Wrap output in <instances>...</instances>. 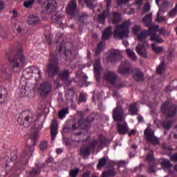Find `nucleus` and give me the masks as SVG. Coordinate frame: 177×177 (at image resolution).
<instances>
[{
  "mask_svg": "<svg viewBox=\"0 0 177 177\" xmlns=\"http://www.w3.org/2000/svg\"><path fill=\"white\" fill-rule=\"evenodd\" d=\"M67 111H68V109H62L61 111H59V118L63 120V118H64V117L67 114Z\"/></svg>",
  "mask_w": 177,
  "mask_h": 177,
  "instance_id": "obj_46",
  "label": "nucleus"
},
{
  "mask_svg": "<svg viewBox=\"0 0 177 177\" xmlns=\"http://www.w3.org/2000/svg\"><path fill=\"white\" fill-rule=\"evenodd\" d=\"M79 173H80V169L77 168L75 169H71L69 171V175L71 177H77V176H78Z\"/></svg>",
  "mask_w": 177,
  "mask_h": 177,
  "instance_id": "obj_47",
  "label": "nucleus"
},
{
  "mask_svg": "<svg viewBox=\"0 0 177 177\" xmlns=\"http://www.w3.org/2000/svg\"><path fill=\"white\" fill-rule=\"evenodd\" d=\"M153 16V14L149 13L147 14V15H145L143 19H142V21L143 23L145 24V26H147V27H150V25L151 24V17Z\"/></svg>",
  "mask_w": 177,
  "mask_h": 177,
  "instance_id": "obj_33",
  "label": "nucleus"
},
{
  "mask_svg": "<svg viewBox=\"0 0 177 177\" xmlns=\"http://www.w3.org/2000/svg\"><path fill=\"white\" fill-rule=\"evenodd\" d=\"M106 2V9L102 14L98 15L97 20L101 24H104L106 18L110 16V6H111V0H105Z\"/></svg>",
  "mask_w": 177,
  "mask_h": 177,
  "instance_id": "obj_16",
  "label": "nucleus"
},
{
  "mask_svg": "<svg viewBox=\"0 0 177 177\" xmlns=\"http://www.w3.org/2000/svg\"><path fill=\"white\" fill-rule=\"evenodd\" d=\"M44 6L43 13L44 15H52L57 9V3L56 0H46Z\"/></svg>",
  "mask_w": 177,
  "mask_h": 177,
  "instance_id": "obj_10",
  "label": "nucleus"
},
{
  "mask_svg": "<svg viewBox=\"0 0 177 177\" xmlns=\"http://www.w3.org/2000/svg\"><path fill=\"white\" fill-rule=\"evenodd\" d=\"M19 125L28 128L34 122V113L30 111H22L18 118Z\"/></svg>",
  "mask_w": 177,
  "mask_h": 177,
  "instance_id": "obj_7",
  "label": "nucleus"
},
{
  "mask_svg": "<svg viewBox=\"0 0 177 177\" xmlns=\"http://www.w3.org/2000/svg\"><path fill=\"white\" fill-rule=\"evenodd\" d=\"M34 152V146L28 145V141H27V146L25 147L22 152V157L26 160L30 159L32 153Z\"/></svg>",
  "mask_w": 177,
  "mask_h": 177,
  "instance_id": "obj_20",
  "label": "nucleus"
},
{
  "mask_svg": "<svg viewBox=\"0 0 177 177\" xmlns=\"http://www.w3.org/2000/svg\"><path fill=\"white\" fill-rule=\"evenodd\" d=\"M133 78L135 81L137 82H140L142 81H145V75L142 71H140V69L134 68L133 70Z\"/></svg>",
  "mask_w": 177,
  "mask_h": 177,
  "instance_id": "obj_21",
  "label": "nucleus"
},
{
  "mask_svg": "<svg viewBox=\"0 0 177 177\" xmlns=\"http://www.w3.org/2000/svg\"><path fill=\"white\" fill-rule=\"evenodd\" d=\"M149 28L150 41H154L156 44H162V42H164V39H162L160 35H157L160 26L158 25H151Z\"/></svg>",
  "mask_w": 177,
  "mask_h": 177,
  "instance_id": "obj_9",
  "label": "nucleus"
},
{
  "mask_svg": "<svg viewBox=\"0 0 177 177\" xmlns=\"http://www.w3.org/2000/svg\"><path fill=\"white\" fill-rule=\"evenodd\" d=\"M159 34L165 37L166 35H171V32L168 30H165V28H160L159 30Z\"/></svg>",
  "mask_w": 177,
  "mask_h": 177,
  "instance_id": "obj_53",
  "label": "nucleus"
},
{
  "mask_svg": "<svg viewBox=\"0 0 177 177\" xmlns=\"http://www.w3.org/2000/svg\"><path fill=\"white\" fill-rule=\"evenodd\" d=\"M94 121L95 116L93 115H91L85 119L80 118L77 120V125L82 131L75 133V135H76V136H81V135H82L83 139L82 142H86L89 139V128L91 127V123Z\"/></svg>",
  "mask_w": 177,
  "mask_h": 177,
  "instance_id": "obj_1",
  "label": "nucleus"
},
{
  "mask_svg": "<svg viewBox=\"0 0 177 177\" xmlns=\"http://www.w3.org/2000/svg\"><path fill=\"white\" fill-rule=\"evenodd\" d=\"M91 150L95 151V149H92L91 147V142L88 145H82L80 148V154L83 156V157H86V156H89L91 154Z\"/></svg>",
  "mask_w": 177,
  "mask_h": 177,
  "instance_id": "obj_24",
  "label": "nucleus"
},
{
  "mask_svg": "<svg viewBox=\"0 0 177 177\" xmlns=\"http://www.w3.org/2000/svg\"><path fill=\"white\" fill-rule=\"evenodd\" d=\"M45 39L48 44V45H52V36L48 34L45 35Z\"/></svg>",
  "mask_w": 177,
  "mask_h": 177,
  "instance_id": "obj_55",
  "label": "nucleus"
},
{
  "mask_svg": "<svg viewBox=\"0 0 177 177\" xmlns=\"http://www.w3.org/2000/svg\"><path fill=\"white\" fill-rule=\"evenodd\" d=\"M51 140H55L56 139V135H57V120L53 119L51 122L50 127Z\"/></svg>",
  "mask_w": 177,
  "mask_h": 177,
  "instance_id": "obj_22",
  "label": "nucleus"
},
{
  "mask_svg": "<svg viewBox=\"0 0 177 177\" xmlns=\"http://www.w3.org/2000/svg\"><path fill=\"white\" fill-rule=\"evenodd\" d=\"M59 58L56 57V55L51 53L50 55L49 62L46 65V73L48 75V77L53 78V77L59 74Z\"/></svg>",
  "mask_w": 177,
  "mask_h": 177,
  "instance_id": "obj_5",
  "label": "nucleus"
},
{
  "mask_svg": "<svg viewBox=\"0 0 177 177\" xmlns=\"http://www.w3.org/2000/svg\"><path fill=\"white\" fill-rule=\"evenodd\" d=\"M117 175V171L114 169H108L105 171H103L102 176V177H114Z\"/></svg>",
  "mask_w": 177,
  "mask_h": 177,
  "instance_id": "obj_31",
  "label": "nucleus"
},
{
  "mask_svg": "<svg viewBox=\"0 0 177 177\" xmlns=\"http://www.w3.org/2000/svg\"><path fill=\"white\" fill-rule=\"evenodd\" d=\"M95 1L96 0H84V2L87 6V8H93V5H95Z\"/></svg>",
  "mask_w": 177,
  "mask_h": 177,
  "instance_id": "obj_51",
  "label": "nucleus"
},
{
  "mask_svg": "<svg viewBox=\"0 0 177 177\" xmlns=\"http://www.w3.org/2000/svg\"><path fill=\"white\" fill-rule=\"evenodd\" d=\"M126 52L127 53V56H129L131 60H136V55L135 54V52L131 49H127Z\"/></svg>",
  "mask_w": 177,
  "mask_h": 177,
  "instance_id": "obj_42",
  "label": "nucleus"
},
{
  "mask_svg": "<svg viewBox=\"0 0 177 177\" xmlns=\"http://www.w3.org/2000/svg\"><path fill=\"white\" fill-rule=\"evenodd\" d=\"M34 70H37V74L39 77V78H41V77H42V72H41V71L39 70V68L35 66L34 67Z\"/></svg>",
  "mask_w": 177,
  "mask_h": 177,
  "instance_id": "obj_61",
  "label": "nucleus"
},
{
  "mask_svg": "<svg viewBox=\"0 0 177 177\" xmlns=\"http://www.w3.org/2000/svg\"><path fill=\"white\" fill-rule=\"evenodd\" d=\"M109 143V138L104 136H99L97 140H93L91 142V147L93 149H103V146H106Z\"/></svg>",
  "mask_w": 177,
  "mask_h": 177,
  "instance_id": "obj_14",
  "label": "nucleus"
},
{
  "mask_svg": "<svg viewBox=\"0 0 177 177\" xmlns=\"http://www.w3.org/2000/svg\"><path fill=\"white\" fill-rule=\"evenodd\" d=\"M39 147L40 150H41V151L46 150L48 149V142L41 141L39 144Z\"/></svg>",
  "mask_w": 177,
  "mask_h": 177,
  "instance_id": "obj_48",
  "label": "nucleus"
},
{
  "mask_svg": "<svg viewBox=\"0 0 177 177\" xmlns=\"http://www.w3.org/2000/svg\"><path fill=\"white\" fill-rule=\"evenodd\" d=\"M58 78L61 81H68L70 78V71L68 70H64L58 75Z\"/></svg>",
  "mask_w": 177,
  "mask_h": 177,
  "instance_id": "obj_26",
  "label": "nucleus"
},
{
  "mask_svg": "<svg viewBox=\"0 0 177 177\" xmlns=\"http://www.w3.org/2000/svg\"><path fill=\"white\" fill-rule=\"evenodd\" d=\"M165 62L162 61L156 68L157 74H162V73H164L165 70Z\"/></svg>",
  "mask_w": 177,
  "mask_h": 177,
  "instance_id": "obj_37",
  "label": "nucleus"
},
{
  "mask_svg": "<svg viewBox=\"0 0 177 177\" xmlns=\"http://www.w3.org/2000/svg\"><path fill=\"white\" fill-rule=\"evenodd\" d=\"M112 117L113 121L120 122L125 121V113H124L122 106L117 105V106L113 109Z\"/></svg>",
  "mask_w": 177,
  "mask_h": 177,
  "instance_id": "obj_11",
  "label": "nucleus"
},
{
  "mask_svg": "<svg viewBox=\"0 0 177 177\" xmlns=\"http://www.w3.org/2000/svg\"><path fill=\"white\" fill-rule=\"evenodd\" d=\"M71 131V128L68 127V126L66 125L64 128H63V132H64L65 133H68V132H70Z\"/></svg>",
  "mask_w": 177,
  "mask_h": 177,
  "instance_id": "obj_58",
  "label": "nucleus"
},
{
  "mask_svg": "<svg viewBox=\"0 0 177 177\" xmlns=\"http://www.w3.org/2000/svg\"><path fill=\"white\" fill-rule=\"evenodd\" d=\"M147 161H149V162H153L154 161V153H153V151H150L147 157H146Z\"/></svg>",
  "mask_w": 177,
  "mask_h": 177,
  "instance_id": "obj_44",
  "label": "nucleus"
},
{
  "mask_svg": "<svg viewBox=\"0 0 177 177\" xmlns=\"http://www.w3.org/2000/svg\"><path fill=\"white\" fill-rule=\"evenodd\" d=\"M152 50L155 52L156 55H160V53H162V50H164V47L162 46H157L156 44H151Z\"/></svg>",
  "mask_w": 177,
  "mask_h": 177,
  "instance_id": "obj_36",
  "label": "nucleus"
},
{
  "mask_svg": "<svg viewBox=\"0 0 177 177\" xmlns=\"http://www.w3.org/2000/svg\"><path fill=\"white\" fill-rule=\"evenodd\" d=\"M78 12L77 0H71L66 8V13L69 16H75Z\"/></svg>",
  "mask_w": 177,
  "mask_h": 177,
  "instance_id": "obj_17",
  "label": "nucleus"
},
{
  "mask_svg": "<svg viewBox=\"0 0 177 177\" xmlns=\"http://www.w3.org/2000/svg\"><path fill=\"white\" fill-rule=\"evenodd\" d=\"M160 110L162 114H166L168 118L175 117L177 114V105L166 102L162 104Z\"/></svg>",
  "mask_w": 177,
  "mask_h": 177,
  "instance_id": "obj_8",
  "label": "nucleus"
},
{
  "mask_svg": "<svg viewBox=\"0 0 177 177\" xmlns=\"http://www.w3.org/2000/svg\"><path fill=\"white\" fill-rule=\"evenodd\" d=\"M140 30H141V28H140V26L139 25H135L131 28V31L133 34H134V35H136V37L141 32Z\"/></svg>",
  "mask_w": 177,
  "mask_h": 177,
  "instance_id": "obj_41",
  "label": "nucleus"
},
{
  "mask_svg": "<svg viewBox=\"0 0 177 177\" xmlns=\"http://www.w3.org/2000/svg\"><path fill=\"white\" fill-rule=\"evenodd\" d=\"M148 172L149 174H154V172H156V169L153 165L149 166L148 168Z\"/></svg>",
  "mask_w": 177,
  "mask_h": 177,
  "instance_id": "obj_57",
  "label": "nucleus"
},
{
  "mask_svg": "<svg viewBox=\"0 0 177 177\" xmlns=\"http://www.w3.org/2000/svg\"><path fill=\"white\" fill-rule=\"evenodd\" d=\"M82 102H86V97H85V95L81 93L79 96V102L82 103Z\"/></svg>",
  "mask_w": 177,
  "mask_h": 177,
  "instance_id": "obj_56",
  "label": "nucleus"
},
{
  "mask_svg": "<svg viewBox=\"0 0 177 177\" xmlns=\"http://www.w3.org/2000/svg\"><path fill=\"white\" fill-rule=\"evenodd\" d=\"M88 19H89V15L85 12H82L77 17V20L81 23H88Z\"/></svg>",
  "mask_w": 177,
  "mask_h": 177,
  "instance_id": "obj_34",
  "label": "nucleus"
},
{
  "mask_svg": "<svg viewBox=\"0 0 177 177\" xmlns=\"http://www.w3.org/2000/svg\"><path fill=\"white\" fill-rule=\"evenodd\" d=\"M8 60L13 71L15 70H21V68L26 63V57H24L23 50L20 48L17 51L16 54H12L8 57Z\"/></svg>",
  "mask_w": 177,
  "mask_h": 177,
  "instance_id": "obj_3",
  "label": "nucleus"
},
{
  "mask_svg": "<svg viewBox=\"0 0 177 177\" xmlns=\"http://www.w3.org/2000/svg\"><path fill=\"white\" fill-rule=\"evenodd\" d=\"M104 80L106 84H109L117 89H121V88H125V83L118 81V75L117 73L107 71L104 73Z\"/></svg>",
  "mask_w": 177,
  "mask_h": 177,
  "instance_id": "obj_6",
  "label": "nucleus"
},
{
  "mask_svg": "<svg viewBox=\"0 0 177 177\" xmlns=\"http://www.w3.org/2000/svg\"><path fill=\"white\" fill-rule=\"evenodd\" d=\"M127 162L125 161H120L119 162V167H125Z\"/></svg>",
  "mask_w": 177,
  "mask_h": 177,
  "instance_id": "obj_63",
  "label": "nucleus"
},
{
  "mask_svg": "<svg viewBox=\"0 0 177 177\" xmlns=\"http://www.w3.org/2000/svg\"><path fill=\"white\" fill-rule=\"evenodd\" d=\"M27 22L28 24H38L39 23V17L36 14L29 15L27 17Z\"/></svg>",
  "mask_w": 177,
  "mask_h": 177,
  "instance_id": "obj_25",
  "label": "nucleus"
},
{
  "mask_svg": "<svg viewBox=\"0 0 177 177\" xmlns=\"http://www.w3.org/2000/svg\"><path fill=\"white\" fill-rule=\"evenodd\" d=\"M39 174H41V168L39 167H35L29 171V175L30 176H35L39 175Z\"/></svg>",
  "mask_w": 177,
  "mask_h": 177,
  "instance_id": "obj_39",
  "label": "nucleus"
},
{
  "mask_svg": "<svg viewBox=\"0 0 177 177\" xmlns=\"http://www.w3.org/2000/svg\"><path fill=\"white\" fill-rule=\"evenodd\" d=\"M177 15V3H176V6L169 12V17H175Z\"/></svg>",
  "mask_w": 177,
  "mask_h": 177,
  "instance_id": "obj_49",
  "label": "nucleus"
},
{
  "mask_svg": "<svg viewBox=\"0 0 177 177\" xmlns=\"http://www.w3.org/2000/svg\"><path fill=\"white\" fill-rule=\"evenodd\" d=\"M143 12L144 13H147V12H150V3H146L144 5Z\"/></svg>",
  "mask_w": 177,
  "mask_h": 177,
  "instance_id": "obj_54",
  "label": "nucleus"
},
{
  "mask_svg": "<svg viewBox=\"0 0 177 177\" xmlns=\"http://www.w3.org/2000/svg\"><path fill=\"white\" fill-rule=\"evenodd\" d=\"M156 20L158 23H162V21H167V17H162L158 13Z\"/></svg>",
  "mask_w": 177,
  "mask_h": 177,
  "instance_id": "obj_50",
  "label": "nucleus"
},
{
  "mask_svg": "<svg viewBox=\"0 0 177 177\" xmlns=\"http://www.w3.org/2000/svg\"><path fill=\"white\" fill-rule=\"evenodd\" d=\"M102 49H103V41L99 42L97 46V48L95 50V55H100L102 52Z\"/></svg>",
  "mask_w": 177,
  "mask_h": 177,
  "instance_id": "obj_45",
  "label": "nucleus"
},
{
  "mask_svg": "<svg viewBox=\"0 0 177 177\" xmlns=\"http://www.w3.org/2000/svg\"><path fill=\"white\" fill-rule=\"evenodd\" d=\"M150 35V28L148 30H142L138 36L137 39L139 41L138 46L136 47V50L140 56L145 59L147 57V53L146 52V46H147V40L146 38Z\"/></svg>",
  "mask_w": 177,
  "mask_h": 177,
  "instance_id": "obj_2",
  "label": "nucleus"
},
{
  "mask_svg": "<svg viewBox=\"0 0 177 177\" xmlns=\"http://www.w3.org/2000/svg\"><path fill=\"white\" fill-rule=\"evenodd\" d=\"M113 28L109 26L106 28L102 33V39H109L111 37V30Z\"/></svg>",
  "mask_w": 177,
  "mask_h": 177,
  "instance_id": "obj_32",
  "label": "nucleus"
},
{
  "mask_svg": "<svg viewBox=\"0 0 177 177\" xmlns=\"http://www.w3.org/2000/svg\"><path fill=\"white\" fill-rule=\"evenodd\" d=\"M106 164H107V159H106V158H102L100 159L99 162L97 165V169H102V168H103V167H104Z\"/></svg>",
  "mask_w": 177,
  "mask_h": 177,
  "instance_id": "obj_38",
  "label": "nucleus"
},
{
  "mask_svg": "<svg viewBox=\"0 0 177 177\" xmlns=\"http://www.w3.org/2000/svg\"><path fill=\"white\" fill-rule=\"evenodd\" d=\"M122 57V55H121V52L118 50H113L111 51L109 56L107 58L108 62H110V63H114L115 62H117V60H120Z\"/></svg>",
  "mask_w": 177,
  "mask_h": 177,
  "instance_id": "obj_18",
  "label": "nucleus"
},
{
  "mask_svg": "<svg viewBox=\"0 0 177 177\" xmlns=\"http://www.w3.org/2000/svg\"><path fill=\"white\" fill-rule=\"evenodd\" d=\"M65 97L66 100L73 101L74 99V88H71L67 89L65 93Z\"/></svg>",
  "mask_w": 177,
  "mask_h": 177,
  "instance_id": "obj_30",
  "label": "nucleus"
},
{
  "mask_svg": "<svg viewBox=\"0 0 177 177\" xmlns=\"http://www.w3.org/2000/svg\"><path fill=\"white\" fill-rule=\"evenodd\" d=\"M136 106H138V104L136 103H133L130 104L129 110L131 113V115H135L138 114V107Z\"/></svg>",
  "mask_w": 177,
  "mask_h": 177,
  "instance_id": "obj_35",
  "label": "nucleus"
},
{
  "mask_svg": "<svg viewBox=\"0 0 177 177\" xmlns=\"http://www.w3.org/2000/svg\"><path fill=\"white\" fill-rule=\"evenodd\" d=\"M111 20L113 24H118L121 21V13L117 12H113Z\"/></svg>",
  "mask_w": 177,
  "mask_h": 177,
  "instance_id": "obj_27",
  "label": "nucleus"
},
{
  "mask_svg": "<svg viewBox=\"0 0 177 177\" xmlns=\"http://www.w3.org/2000/svg\"><path fill=\"white\" fill-rule=\"evenodd\" d=\"M118 132L120 135H126L129 132V129L128 128V124L125 122V120L123 122H118L116 124Z\"/></svg>",
  "mask_w": 177,
  "mask_h": 177,
  "instance_id": "obj_19",
  "label": "nucleus"
},
{
  "mask_svg": "<svg viewBox=\"0 0 177 177\" xmlns=\"http://www.w3.org/2000/svg\"><path fill=\"white\" fill-rule=\"evenodd\" d=\"M82 177H89V173L88 172L83 173Z\"/></svg>",
  "mask_w": 177,
  "mask_h": 177,
  "instance_id": "obj_64",
  "label": "nucleus"
},
{
  "mask_svg": "<svg viewBox=\"0 0 177 177\" xmlns=\"http://www.w3.org/2000/svg\"><path fill=\"white\" fill-rule=\"evenodd\" d=\"M62 20H63V17L59 13H56L51 17V21L55 24H63Z\"/></svg>",
  "mask_w": 177,
  "mask_h": 177,
  "instance_id": "obj_29",
  "label": "nucleus"
},
{
  "mask_svg": "<svg viewBox=\"0 0 177 177\" xmlns=\"http://www.w3.org/2000/svg\"><path fill=\"white\" fill-rule=\"evenodd\" d=\"M144 135L145 136V139L147 142H149L153 146H156L157 145H160V140L158 138L154 136V131H153L150 128H147L144 131Z\"/></svg>",
  "mask_w": 177,
  "mask_h": 177,
  "instance_id": "obj_13",
  "label": "nucleus"
},
{
  "mask_svg": "<svg viewBox=\"0 0 177 177\" xmlns=\"http://www.w3.org/2000/svg\"><path fill=\"white\" fill-rule=\"evenodd\" d=\"M133 71V68L132 67L131 62L127 60L122 62L118 70V73L123 76L129 75Z\"/></svg>",
  "mask_w": 177,
  "mask_h": 177,
  "instance_id": "obj_12",
  "label": "nucleus"
},
{
  "mask_svg": "<svg viewBox=\"0 0 177 177\" xmlns=\"http://www.w3.org/2000/svg\"><path fill=\"white\" fill-rule=\"evenodd\" d=\"M127 3H128V0H118V5L119 6H121V5Z\"/></svg>",
  "mask_w": 177,
  "mask_h": 177,
  "instance_id": "obj_60",
  "label": "nucleus"
},
{
  "mask_svg": "<svg viewBox=\"0 0 177 177\" xmlns=\"http://www.w3.org/2000/svg\"><path fill=\"white\" fill-rule=\"evenodd\" d=\"M94 72L95 74V78L97 81L100 80V75L102 73V66H100V59H97L94 63Z\"/></svg>",
  "mask_w": 177,
  "mask_h": 177,
  "instance_id": "obj_23",
  "label": "nucleus"
},
{
  "mask_svg": "<svg viewBox=\"0 0 177 177\" xmlns=\"http://www.w3.org/2000/svg\"><path fill=\"white\" fill-rule=\"evenodd\" d=\"M162 125L163 126V128L166 129V131H168L171 127H172V121L171 120H167L162 123Z\"/></svg>",
  "mask_w": 177,
  "mask_h": 177,
  "instance_id": "obj_43",
  "label": "nucleus"
},
{
  "mask_svg": "<svg viewBox=\"0 0 177 177\" xmlns=\"http://www.w3.org/2000/svg\"><path fill=\"white\" fill-rule=\"evenodd\" d=\"M130 26L131 24L128 21H124L121 24L116 25L113 30V38L115 39L128 38V35L131 32Z\"/></svg>",
  "mask_w": 177,
  "mask_h": 177,
  "instance_id": "obj_4",
  "label": "nucleus"
},
{
  "mask_svg": "<svg viewBox=\"0 0 177 177\" xmlns=\"http://www.w3.org/2000/svg\"><path fill=\"white\" fill-rule=\"evenodd\" d=\"M143 1L144 0H136V5H139V6H142V5H143Z\"/></svg>",
  "mask_w": 177,
  "mask_h": 177,
  "instance_id": "obj_62",
  "label": "nucleus"
},
{
  "mask_svg": "<svg viewBox=\"0 0 177 177\" xmlns=\"http://www.w3.org/2000/svg\"><path fill=\"white\" fill-rule=\"evenodd\" d=\"M52 92V84L48 82L41 83L39 88V93L44 97L49 96V93Z\"/></svg>",
  "mask_w": 177,
  "mask_h": 177,
  "instance_id": "obj_15",
  "label": "nucleus"
},
{
  "mask_svg": "<svg viewBox=\"0 0 177 177\" xmlns=\"http://www.w3.org/2000/svg\"><path fill=\"white\" fill-rule=\"evenodd\" d=\"M171 161L174 162H177V153H174L170 157Z\"/></svg>",
  "mask_w": 177,
  "mask_h": 177,
  "instance_id": "obj_59",
  "label": "nucleus"
},
{
  "mask_svg": "<svg viewBox=\"0 0 177 177\" xmlns=\"http://www.w3.org/2000/svg\"><path fill=\"white\" fill-rule=\"evenodd\" d=\"M8 97V91L3 87H0V104L5 102Z\"/></svg>",
  "mask_w": 177,
  "mask_h": 177,
  "instance_id": "obj_28",
  "label": "nucleus"
},
{
  "mask_svg": "<svg viewBox=\"0 0 177 177\" xmlns=\"http://www.w3.org/2000/svg\"><path fill=\"white\" fill-rule=\"evenodd\" d=\"M161 167H163L164 168H166L167 169H169V168H172L173 165L169 162V160H163L160 162Z\"/></svg>",
  "mask_w": 177,
  "mask_h": 177,
  "instance_id": "obj_40",
  "label": "nucleus"
},
{
  "mask_svg": "<svg viewBox=\"0 0 177 177\" xmlns=\"http://www.w3.org/2000/svg\"><path fill=\"white\" fill-rule=\"evenodd\" d=\"M33 5H34V0H29L24 3V6L25 8H32Z\"/></svg>",
  "mask_w": 177,
  "mask_h": 177,
  "instance_id": "obj_52",
  "label": "nucleus"
}]
</instances>
